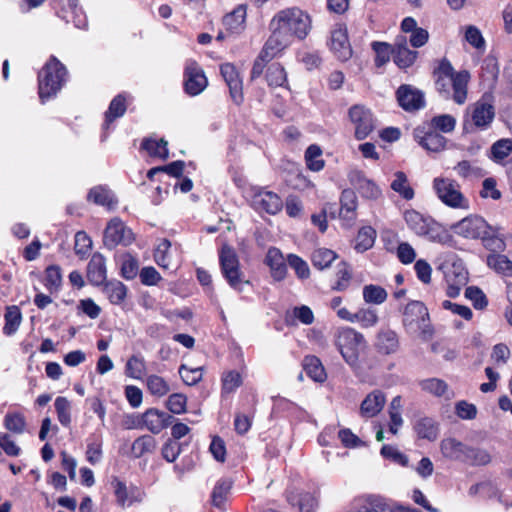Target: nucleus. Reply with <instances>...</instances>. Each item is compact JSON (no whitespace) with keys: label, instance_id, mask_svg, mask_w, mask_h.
Listing matches in <instances>:
<instances>
[{"label":"nucleus","instance_id":"1","mask_svg":"<svg viewBox=\"0 0 512 512\" xmlns=\"http://www.w3.org/2000/svg\"><path fill=\"white\" fill-rule=\"evenodd\" d=\"M433 77L436 90L444 97L449 98L450 88L453 90L452 99L459 105L467 98V85L470 78L468 71L455 72L452 64L447 58L438 62L433 70Z\"/></svg>","mask_w":512,"mask_h":512},{"label":"nucleus","instance_id":"2","mask_svg":"<svg viewBox=\"0 0 512 512\" xmlns=\"http://www.w3.org/2000/svg\"><path fill=\"white\" fill-rule=\"evenodd\" d=\"M275 25L289 40L291 37L302 40L311 29V20L309 15L299 8H289L278 12L273 17L271 26Z\"/></svg>","mask_w":512,"mask_h":512},{"label":"nucleus","instance_id":"3","mask_svg":"<svg viewBox=\"0 0 512 512\" xmlns=\"http://www.w3.org/2000/svg\"><path fill=\"white\" fill-rule=\"evenodd\" d=\"M340 354L345 362L353 369H360V355L367 348L364 336L353 328H344L338 331L335 339Z\"/></svg>","mask_w":512,"mask_h":512},{"label":"nucleus","instance_id":"4","mask_svg":"<svg viewBox=\"0 0 512 512\" xmlns=\"http://www.w3.org/2000/svg\"><path fill=\"white\" fill-rule=\"evenodd\" d=\"M402 324L408 334H419L429 340L434 334L427 307L421 301L409 302L403 311Z\"/></svg>","mask_w":512,"mask_h":512},{"label":"nucleus","instance_id":"5","mask_svg":"<svg viewBox=\"0 0 512 512\" xmlns=\"http://www.w3.org/2000/svg\"><path fill=\"white\" fill-rule=\"evenodd\" d=\"M66 75V67L56 57L52 56L38 76L39 97L42 102L58 93L62 88Z\"/></svg>","mask_w":512,"mask_h":512},{"label":"nucleus","instance_id":"6","mask_svg":"<svg viewBox=\"0 0 512 512\" xmlns=\"http://www.w3.org/2000/svg\"><path fill=\"white\" fill-rule=\"evenodd\" d=\"M456 234L467 239H481L485 246L494 241L496 231L479 215H469L453 226Z\"/></svg>","mask_w":512,"mask_h":512},{"label":"nucleus","instance_id":"7","mask_svg":"<svg viewBox=\"0 0 512 512\" xmlns=\"http://www.w3.org/2000/svg\"><path fill=\"white\" fill-rule=\"evenodd\" d=\"M219 262L223 277L233 289L241 291V285L249 283V281L244 280L238 255L231 246L226 244L222 246L219 252Z\"/></svg>","mask_w":512,"mask_h":512},{"label":"nucleus","instance_id":"8","mask_svg":"<svg viewBox=\"0 0 512 512\" xmlns=\"http://www.w3.org/2000/svg\"><path fill=\"white\" fill-rule=\"evenodd\" d=\"M433 187L439 199L449 207L467 209V199L459 190V185L450 179L435 178Z\"/></svg>","mask_w":512,"mask_h":512},{"label":"nucleus","instance_id":"9","mask_svg":"<svg viewBox=\"0 0 512 512\" xmlns=\"http://www.w3.org/2000/svg\"><path fill=\"white\" fill-rule=\"evenodd\" d=\"M135 240L134 233L119 218H113L107 224L103 243L106 248L112 250L118 245L128 246Z\"/></svg>","mask_w":512,"mask_h":512},{"label":"nucleus","instance_id":"10","mask_svg":"<svg viewBox=\"0 0 512 512\" xmlns=\"http://www.w3.org/2000/svg\"><path fill=\"white\" fill-rule=\"evenodd\" d=\"M399 106L408 112L420 110L425 107L424 93L409 84H402L396 91Z\"/></svg>","mask_w":512,"mask_h":512},{"label":"nucleus","instance_id":"11","mask_svg":"<svg viewBox=\"0 0 512 512\" xmlns=\"http://www.w3.org/2000/svg\"><path fill=\"white\" fill-rule=\"evenodd\" d=\"M349 117L355 125V137L365 139L374 129V120L370 110L364 106L354 105L349 109Z\"/></svg>","mask_w":512,"mask_h":512},{"label":"nucleus","instance_id":"12","mask_svg":"<svg viewBox=\"0 0 512 512\" xmlns=\"http://www.w3.org/2000/svg\"><path fill=\"white\" fill-rule=\"evenodd\" d=\"M111 484L114 489L116 502L119 506L126 508L135 503H140L143 500L144 492L140 488L134 485L128 487L116 477L113 478Z\"/></svg>","mask_w":512,"mask_h":512},{"label":"nucleus","instance_id":"13","mask_svg":"<svg viewBox=\"0 0 512 512\" xmlns=\"http://www.w3.org/2000/svg\"><path fill=\"white\" fill-rule=\"evenodd\" d=\"M348 178L351 185L358 191L362 198L377 200L381 197V189L373 180L368 179L364 172L360 170H353L349 173Z\"/></svg>","mask_w":512,"mask_h":512},{"label":"nucleus","instance_id":"14","mask_svg":"<svg viewBox=\"0 0 512 512\" xmlns=\"http://www.w3.org/2000/svg\"><path fill=\"white\" fill-rule=\"evenodd\" d=\"M172 420L173 416L156 408L146 410L141 416L142 425L153 434H159L172 423Z\"/></svg>","mask_w":512,"mask_h":512},{"label":"nucleus","instance_id":"15","mask_svg":"<svg viewBox=\"0 0 512 512\" xmlns=\"http://www.w3.org/2000/svg\"><path fill=\"white\" fill-rule=\"evenodd\" d=\"M330 47L339 60L347 61L351 58L352 48L348 41L346 27L339 26L331 32Z\"/></svg>","mask_w":512,"mask_h":512},{"label":"nucleus","instance_id":"16","mask_svg":"<svg viewBox=\"0 0 512 512\" xmlns=\"http://www.w3.org/2000/svg\"><path fill=\"white\" fill-rule=\"evenodd\" d=\"M414 138L426 150L431 152H440L445 148L446 138L437 131L430 129L424 131L417 128L414 130Z\"/></svg>","mask_w":512,"mask_h":512},{"label":"nucleus","instance_id":"17","mask_svg":"<svg viewBox=\"0 0 512 512\" xmlns=\"http://www.w3.org/2000/svg\"><path fill=\"white\" fill-rule=\"evenodd\" d=\"M220 72L229 87L232 100L239 105L243 100V94L242 82L239 79L236 68L230 63H225L221 65Z\"/></svg>","mask_w":512,"mask_h":512},{"label":"nucleus","instance_id":"18","mask_svg":"<svg viewBox=\"0 0 512 512\" xmlns=\"http://www.w3.org/2000/svg\"><path fill=\"white\" fill-rule=\"evenodd\" d=\"M265 264L269 266L271 277L275 281H282L287 275V264L282 252L276 247H270L265 257Z\"/></svg>","mask_w":512,"mask_h":512},{"label":"nucleus","instance_id":"19","mask_svg":"<svg viewBox=\"0 0 512 512\" xmlns=\"http://www.w3.org/2000/svg\"><path fill=\"white\" fill-rule=\"evenodd\" d=\"M392 53L394 62L400 68H408L412 66L418 55L417 51H413L408 48L407 40L404 36L396 38Z\"/></svg>","mask_w":512,"mask_h":512},{"label":"nucleus","instance_id":"20","mask_svg":"<svg viewBox=\"0 0 512 512\" xmlns=\"http://www.w3.org/2000/svg\"><path fill=\"white\" fill-rule=\"evenodd\" d=\"M494 106L485 97H482L473 105L472 121L478 128H486L494 119Z\"/></svg>","mask_w":512,"mask_h":512},{"label":"nucleus","instance_id":"21","mask_svg":"<svg viewBox=\"0 0 512 512\" xmlns=\"http://www.w3.org/2000/svg\"><path fill=\"white\" fill-rule=\"evenodd\" d=\"M376 349L379 353L389 355L399 348V339L395 331L390 328H382L376 336Z\"/></svg>","mask_w":512,"mask_h":512},{"label":"nucleus","instance_id":"22","mask_svg":"<svg viewBox=\"0 0 512 512\" xmlns=\"http://www.w3.org/2000/svg\"><path fill=\"white\" fill-rule=\"evenodd\" d=\"M349 512H394L386 500L380 496H368L360 499Z\"/></svg>","mask_w":512,"mask_h":512},{"label":"nucleus","instance_id":"23","mask_svg":"<svg viewBox=\"0 0 512 512\" xmlns=\"http://www.w3.org/2000/svg\"><path fill=\"white\" fill-rule=\"evenodd\" d=\"M253 203L258 209H262L272 215L281 211L283 207L281 198L271 191L257 193L253 198Z\"/></svg>","mask_w":512,"mask_h":512},{"label":"nucleus","instance_id":"24","mask_svg":"<svg viewBox=\"0 0 512 512\" xmlns=\"http://www.w3.org/2000/svg\"><path fill=\"white\" fill-rule=\"evenodd\" d=\"M87 278L93 285L99 286L105 283L106 280V264L105 258L96 253L90 259L87 265Z\"/></svg>","mask_w":512,"mask_h":512},{"label":"nucleus","instance_id":"25","mask_svg":"<svg viewBox=\"0 0 512 512\" xmlns=\"http://www.w3.org/2000/svg\"><path fill=\"white\" fill-rule=\"evenodd\" d=\"M357 206L358 200L354 190L344 189L340 197V218L348 222H353L357 217Z\"/></svg>","mask_w":512,"mask_h":512},{"label":"nucleus","instance_id":"26","mask_svg":"<svg viewBox=\"0 0 512 512\" xmlns=\"http://www.w3.org/2000/svg\"><path fill=\"white\" fill-rule=\"evenodd\" d=\"M413 429L418 438L435 441L439 435V424L431 417H420L415 420Z\"/></svg>","mask_w":512,"mask_h":512},{"label":"nucleus","instance_id":"27","mask_svg":"<svg viewBox=\"0 0 512 512\" xmlns=\"http://www.w3.org/2000/svg\"><path fill=\"white\" fill-rule=\"evenodd\" d=\"M385 404V396L380 390H375L368 394L362 401L360 406L361 415L364 417H374L383 408Z\"/></svg>","mask_w":512,"mask_h":512},{"label":"nucleus","instance_id":"28","mask_svg":"<svg viewBox=\"0 0 512 512\" xmlns=\"http://www.w3.org/2000/svg\"><path fill=\"white\" fill-rule=\"evenodd\" d=\"M246 6L238 5L233 11L226 14L223 18V25L226 30L239 34L245 29Z\"/></svg>","mask_w":512,"mask_h":512},{"label":"nucleus","instance_id":"29","mask_svg":"<svg viewBox=\"0 0 512 512\" xmlns=\"http://www.w3.org/2000/svg\"><path fill=\"white\" fill-rule=\"evenodd\" d=\"M287 500L291 505L298 506L300 512H315L318 507L317 499L309 492L290 491Z\"/></svg>","mask_w":512,"mask_h":512},{"label":"nucleus","instance_id":"30","mask_svg":"<svg viewBox=\"0 0 512 512\" xmlns=\"http://www.w3.org/2000/svg\"><path fill=\"white\" fill-rule=\"evenodd\" d=\"M466 447V444L455 438H445L440 442L442 455L452 461L462 462Z\"/></svg>","mask_w":512,"mask_h":512},{"label":"nucleus","instance_id":"31","mask_svg":"<svg viewBox=\"0 0 512 512\" xmlns=\"http://www.w3.org/2000/svg\"><path fill=\"white\" fill-rule=\"evenodd\" d=\"M126 100L127 97L124 93L118 94L112 99L108 107V110L105 112V120L103 123V128L105 130L109 128L110 124L114 120L122 117L125 114L127 109Z\"/></svg>","mask_w":512,"mask_h":512},{"label":"nucleus","instance_id":"32","mask_svg":"<svg viewBox=\"0 0 512 512\" xmlns=\"http://www.w3.org/2000/svg\"><path fill=\"white\" fill-rule=\"evenodd\" d=\"M232 486L233 481L230 478L219 479L211 493V504L220 510H224V504L228 498Z\"/></svg>","mask_w":512,"mask_h":512},{"label":"nucleus","instance_id":"33","mask_svg":"<svg viewBox=\"0 0 512 512\" xmlns=\"http://www.w3.org/2000/svg\"><path fill=\"white\" fill-rule=\"evenodd\" d=\"M492 461L490 453L483 448L468 446L465 449V455L462 463L470 466H485Z\"/></svg>","mask_w":512,"mask_h":512},{"label":"nucleus","instance_id":"34","mask_svg":"<svg viewBox=\"0 0 512 512\" xmlns=\"http://www.w3.org/2000/svg\"><path fill=\"white\" fill-rule=\"evenodd\" d=\"M422 236L427 237L432 242L441 244L448 243L451 240V235L447 229L432 218L428 220Z\"/></svg>","mask_w":512,"mask_h":512},{"label":"nucleus","instance_id":"35","mask_svg":"<svg viewBox=\"0 0 512 512\" xmlns=\"http://www.w3.org/2000/svg\"><path fill=\"white\" fill-rule=\"evenodd\" d=\"M103 293L112 304H121L127 295V287L120 281L111 280L103 284Z\"/></svg>","mask_w":512,"mask_h":512},{"label":"nucleus","instance_id":"36","mask_svg":"<svg viewBox=\"0 0 512 512\" xmlns=\"http://www.w3.org/2000/svg\"><path fill=\"white\" fill-rule=\"evenodd\" d=\"M422 390L436 396H445L447 399L453 397V393L449 391L447 383L438 378H429L420 382Z\"/></svg>","mask_w":512,"mask_h":512},{"label":"nucleus","instance_id":"37","mask_svg":"<svg viewBox=\"0 0 512 512\" xmlns=\"http://www.w3.org/2000/svg\"><path fill=\"white\" fill-rule=\"evenodd\" d=\"M303 368L307 375L316 382H323L326 379L325 369L316 356H306L303 360Z\"/></svg>","mask_w":512,"mask_h":512},{"label":"nucleus","instance_id":"38","mask_svg":"<svg viewBox=\"0 0 512 512\" xmlns=\"http://www.w3.org/2000/svg\"><path fill=\"white\" fill-rule=\"evenodd\" d=\"M376 231L371 226L362 227L355 238L354 249L363 253L373 247Z\"/></svg>","mask_w":512,"mask_h":512},{"label":"nucleus","instance_id":"39","mask_svg":"<svg viewBox=\"0 0 512 512\" xmlns=\"http://www.w3.org/2000/svg\"><path fill=\"white\" fill-rule=\"evenodd\" d=\"M141 147L147 151L151 157H157L165 160L168 158L167 141L164 139L156 140L152 138H146L142 141Z\"/></svg>","mask_w":512,"mask_h":512},{"label":"nucleus","instance_id":"40","mask_svg":"<svg viewBox=\"0 0 512 512\" xmlns=\"http://www.w3.org/2000/svg\"><path fill=\"white\" fill-rule=\"evenodd\" d=\"M487 265L499 274L512 276V261L506 255L490 254L487 257Z\"/></svg>","mask_w":512,"mask_h":512},{"label":"nucleus","instance_id":"41","mask_svg":"<svg viewBox=\"0 0 512 512\" xmlns=\"http://www.w3.org/2000/svg\"><path fill=\"white\" fill-rule=\"evenodd\" d=\"M394 180L391 183V189L397 192L405 200H411L414 198V190L409 185L407 176L402 171H397L394 174Z\"/></svg>","mask_w":512,"mask_h":512},{"label":"nucleus","instance_id":"42","mask_svg":"<svg viewBox=\"0 0 512 512\" xmlns=\"http://www.w3.org/2000/svg\"><path fill=\"white\" fill-rule=\"evenodd\" d=\"M431 217H424L416 210H408L404 213V219L408 227L417 235H423L428 220Z\"/></svg>","mask_w":512,"mask_h":512},{"label":"nucleus","instance_id":"43","mask_svg":"<svg viewBox=\"0 0 512 512\" xmlns=\"http://www.w3.org/2000/svg\"><path fill=\"white\" fill-rule=\"evenodd\" d=\"M337 258V254L327 248L316 249L311 256L312 264L319 270L328 268L331 263Z\"/></svg>","mask_w":512,"mask_h":512},{"label":"nucleus","instance_id":"44","mask_svg":"<svg viewBox=\"0 0 512 512\" xmlns=\"http://www.w3.org/2000/svg\"><path fill=\"white\" fill-rule=\"evenodd\" d=\"M386 290L378 285H365L363 287V299L368 304L380 305L387 299Z\"/></svg>","mask_w":512,"mask_h":512},{"label":"nucleus","instance_id":"45","mask_svg":"<svg viewBox=\"0 0 512 512\" xmlns=\"http://www.w3.org/2000/svg\"><path fill=\"white\" fill-rule=\"evenodd\" d=\"M88 200L92 201L97 205L108 207L112 206L115 203L113 193L103 186H97L92 188L88 193Z\"/></svg>","mask_w":512,"mask_h":512},{"label":"nucleus","instance_id":"46","mask_svg":"<svg viewBox=\"0 0 512 512\" xmlns=\"http://www.w3.org/2000/svg\"><path fill=\"white\" fill-rule=\"evenodd\" d=\"M22 320L20 309L13 305L6 309L5 313V325L3 332L6 335L14 334L20 326Z\"/></svg>","mask_w":512,"mask_h":512},{"label":"nucleus","instance_id":"47","mask_svg":"<svg viewBox=\"0 0 512 512\" xmlns=\"http://www.w3.org/2000/svg\"><path fill=\"white\" fill-rule=\"evenodd\" d=\"M156 444V440L153 436L143 435L133 442L131 451L136 458H139L145 453L153 452L156 448Z\"/></svg>","mask_w":512,"mask_h":512},{"label":"nucleus","instance_id":"48","mask_svg":"<svg viewBox=\"0 0 512 512\" xmlns=\"http://www.w3.org/2000/svg\"><path fill=\"white\" fill-rule=\"evenodd\" d=\"M266 80L271 87H281L287 83V76L284 68L279 63L269 65L266 72Z\"/></svg>","mask_w":512,"mask_h":512},{"label":"nucleus","instance_id":"49","mask_svg":"<svg viewBox=\"0 0 512 512\" xmlns=\"http://www.w3.org/2000/svg\"><path fill=\"white\" fill-rule=\"evenodd\" d=\"M272 27V34L266 41L265 45L267 49L273 51L274 54H277L279 51L284 49L287 45H289L290 40L287 36L279 30V28L275 26Z\"/></svg>","mask_w":512,"mask_h":512},{"label":"nucleus","instance_id":"50","mask_svg":"<svg viewBox=\"0 0 512 512\" xmlns=\"http://www.w3.org/2000/svg\"><path fill=\"white\" fill-rule=\"evenodd\" d=\"M3 424L8 431L15 434H22L26 428L25 417L19 412L7 413L4 417Z\"/></svg>","mask_w":512,"mask_h":512},{"label":"nucleus","instance_id":"51","mask_svg":"<svg viewBox=\"0 0 512 512\" xmlns=\"http://www.w3.org/2000/svg\"><path fill=\"white\" fill-rule=\"evenodd\" d=\"M121 275L127 280L134 279L139 271V264L135 257L129 253L120 256Z\"/></svg>","mask_w":512,"mask_h":512},{"label":"nucleus","instance_id":"52","mask_svg":"<svg viewBox=\"0 0 512 512\" xmlns=\"http://www.w3.org/2000/svg\"><path fill=\"white\" fill-rule=\"evenodd\" d=\"M354 318L363 328L374 327L379 321L377 310L370 307L360 308L354 313Z\"/></svg>","mask_w":512,"mask_h":512},{"label":"nucleus","instance_id":"53","mask_svg":"<svg viewBox=\"0 0 512 512\" xmlns=\"http://www.w3.org/2000/svg\"><path fill=\"white\" fill-rule=\"evenodd\" d=\"M322 150L318 145H310L305 152L307 167L312 171H320L324 167V161L320 158Z\"/></svg>","mask_w":512,"mask_h":512},{"label":"nucleus","instance_id":"54","mask_svg":"<svg viewBox=\"0 0 512 512\" xmlns=\"http://www.w3.org/2000/svg\"><path fill=\"white\" fill-rule=\"evenodd\" d=\"M337 281L332 286L335 291H344L348 288L352 279V271L350 266L346 262H341L337 266Z\"/></svg>","mask_w":512,"mask_h":512},{"label":"nucleus","instance_id":"55","mask_svg":"<svg viewBox=\"0 0 512 512\" xmlns=\"http://www.w3.org/2000/svg\"><path fill=\"white\" fill-rule=\"evenodd\" d=\"M59 422L68 426L71 422V403L66 397L59 396L54 402Z\"/></svg>","mask_w":512,"mask_h":512},{"label":"nucleus","instance_id":"56","mask_svg":"<svg viewBox=\"0 0 512 512\" xmlns=\"http://www.w3.org/2000/svg\"><path fill=\"white\" fill-rule=\"evenodd\" d=\"M512 152V140L500 139L491 146V158L500 162L507 158Z\"/></svg>","mask_w":512,"mask_h":512},{"label":"nucleus","instance_id":"57","mask_svg":"<svg viewBox=\"0 0 512 512\" xmlns=\"http://www.w3.org/2000/svg\"><path fill=\"white\" fill-rule=\"evenodd\" d=\"M126 375L134 378L141 379L145 373V362L140 356L133 355L126 364Z\"/></svg>","mask_w":512,"mask_h":512},{"label":"nucleus","instance_id":"58","mask_svg":"<svg viewBox=\"0 0 512 512\" xmlns=\"http://www.w3.org/2000/svg\"><path fill=\"white\" fill-rule=\"evenodd\" d=\"M456 120L449 114L435 116L431 119V129L440 130L444 133L452 132L455 129Z\"/></svg>","mask_w":512,"mask_h":512},{"label":"nucleus","instance_id":"59","mask_svg":"<svg viewBox=\"0 0 512 512\" xmlns=\"http://www.w3.org/2000/svg\"><path fill=\"white\" fill-rule=\"evenodd\" d=\"M147 388L151 394L158 397L166 395L170 390L167 382L158 375H150L147 377Z\"/></svg>","mask_w":512,"mask_h":512},{"label":"nucleus","instance_id":"60","mask_svg":"<svg viewBox=\"0 0 512 512\" xmlns=\"http://www.w3.org/2000/svg\"><path fill=\"white\" fill-rule=\"evenodd\" d=\"M170 242L167 239H162L157 245L154 252V259L156 263L165 269L170 267V259H169V249Z\"/></svg>","mask_w":512,"mask_h":512},{"label":"nucleus","instance_id":"61","mask_svg":"<svg viewBox=\"0 0 512 512\" xmlns=\"http://www.w3.org/2000/svg\"><path fill=\"white\" fill-rule=\"evenodd\" d=\"M289 266L294 269L300 279H307L310 276V269L306 261L295 254H289L287 257Z\"/></svg>","mask_w":512,"mask_h":512},{"label":"nucleus","instance_id":"62","mask_svg":"<svg viewBox=\"0 0 512 512\" xmlns=\"http://www.w3.org/2000/svg\"><path fill=\"white\" fill-rule=\"evenodd\" d=\"M465 297L473 302L475 309L482 310L488 305V300L481 289L475 286L467 287Z\"/></svg>","mask_w":512,"mask_h":512},{"label":"nucleus","instance_id":"63","mask_svg":"<svg viewBox=\"0 0 512 512\" xmlns=\"http://www.w3.org/2000/svg\"><path fill=\"white\" fill-rule=\"evenodd\" d=\"M187 405V398L181 393H174L169 396L166 406L174 414H181L185 412Z\"/></svg>","mask_w":512,"mask_h":512},{"label":"nucleus","instance_id":"64","mask_svg":"<svg viewBox=\"0 0 512 512\" xmlns=\"http://www.w3.org/2000/svg\"><path fill=\"white\" fill-rule=\"evenodd\" d=\"M372 48L376 53L375 64L380 67L390 60L391 46L385 42H373Z\"/></svg>","mask_w":512,"mask_h":512}]
</instances>
